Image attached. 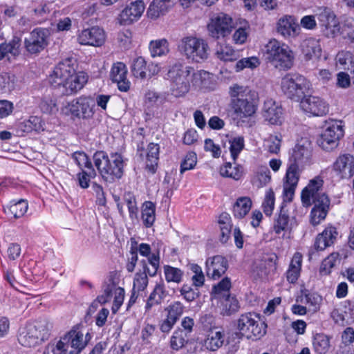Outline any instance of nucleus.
Returning a JSON list of instances; mask_svg holds the SVG:
<instances>
[{"instance_id":"nucleus-31","label":"nucleus","mask_w":354,"mask_h":354,"mask_svg":"<svg viewBox=\"0 0 354 354\" xmlns=\"http://www.w3.org/2000/svg\"><path fill=\"white\" fill-rule=\"evenodd\" d=\"M302 53L306 60L317 59L322 54L319 41L315 38H308L301 45Z\"/></svg>"},{"instance_id":"nucleus-57","label":"nucleus","mask_w":354,"mask_h":354,"mask_svg":"<svg viewBox=\"0 0 354 354\" xmlns=\"http://www.w3.org/2000/svg\"><path fill=\"white\" fill-rule=\"evenodd\" d=\"M260 62L257 57H245L239 59L235 64L236 72H240L245 68L254 69L259 66Z\"/></svg>"},{"instance_id":"nucleus-48","label":"nucleus","mask_w":354,"mask_h":354,"mask_svg":"<svg viewBox=\"0 0 354 354\" xmlns=\"http://www.w3.org/2000/svg\"><path fill=\"white\" fill-rule=\"evenodd\" d=\"M155 205L151 201H146L144 203L142 209V219L143 224L147 227H150L153 225L155 221Z\"/></svg>"},{"instance_id":"nucleus-62","label":"nucleus","mask_w":354,"mask_h":354,"mask_svg":"<svg viewBox=\"0 0 354 354\" xmlns=\"http://www.w3.org/2000/svg\"><path fill=\"white\" fill-rule=\"evenodd\" d=\"M149 274L145 271V267H144L143 272H138L136 274L133 279V290H137L138 292L143 291L148 285V277Z\"/></svg>"},{"instance_id":"nucleus-58","label":"nucleus","mask_w":354,"mask_h":354,"mask_svg":"<svg viewBox=\"0 0 354 354\" xmlns=\"http://www.w3.org/2000/svg\"><path fill=\"white\" fill-rule=\"evenodd\" d=\"M28 204L27 201L20 199L17 202H12L10 206V211L15 218L22 217L27 212Z\"/></svg>"},{"instance_id":"nucleus-53","label":"nucleus","mask_w":354,"mask_h":354,"mask_svg":"<svg viewBox=\"0 0 354 354\" xmlns=\"http://www.w3.org/2000/svg\"><path fill=\"white\" fill-rule=\"evenodd\" d=\"M96 176V171L94 167L91 169H85L80 170L77 174V180L78 185L83 189L88 188L89 187V183L91 178H95Z\"/></svg>"},{"instance_id":"nucleus-54","label":"nucleus","mask_w":354,"mask_h":354,"mask_svg":"<svg viewBox=\"0 0 354 354\" xmlns=\"http://www.w3.org/2000/svg\"><path fill=\"white\" fill-rule=\"evenodd\" d=\"M220 174L223 177L238 180L242 177L243 172L239 166H232L231 163H226L221 168Z\"/></svg>"},{"instance_id":"nucleus-10","label":"nucleus","mask_w":354,"mask_h":354,"mask_svg":"<svg viewBox=\"0 0 354 354\" xmlns=\"http://www.w3.org/2000/svg\"><path fill=\"white\" fill-rule=\"evenodd\" d=\"M308 82L299 74H288L281 80V89L290 99L299 102L304 96Z\"/></svg>"},{"instance_id":"nucleus-17","label":"nucleus","mask_w":354,"mask_h":354,"mask_svg":"<svg viewBox=\"0 0 354 354\" xmlns=\"http://www.w3.org/2000/svg\"><path fill=\"white\" fill-rule=\"evenodd\" d=\"M105 39L106 35L104 30L97 26L84 29L77 36V41L80 44L95 47L103 45Z\"/></svg>"},{"instance_id":"nucleus-41","label":"nucleus","mask_w":354,"mask_h":354,"mask_svg":"<svg viewBox=\"0 0 354 354\" xmlns=\"http://www.w3.org/2000/svg\"><path fill=\"white\" fill-rule=\"evenodd\" d=\"M215 54L218 59L223 62H233L238 59L240 57L238 50L224 44H218L217 45Z\"/></svg>"},{"instance_id":"nucleus-30","label":"nucleus","mask_w":354,"mask_h":354,"mask_svg":"<svg viewBox=\"0 0 354 354\" xmlns=\"http://www.w3.org/2000/svg\"><path fill=\"white\" fill-rule=\"evenodd\" d=\"M281 106L272 100L265 102L263 109V116L264 119L272 124H279L282 120Z\"/></svg>"},{"instance_id":"nucleus-52","label":"nucleus","mask_w":354,"mask_h":354,"mask_svg":"<svg viewBox=\"0 0 354 354\" xmlns=\"http://www.w3.org/2000/svg\"><path fill=\"white\" fill-rule=\"evenodd\" d=\"M339 263V254L337 252L331 253L323 260L319 270L320 273L324 275L329 274L332 269Z\"/></svg>"},{"instance_id":"nucleus-35","label":"nucleus","mask_w":354,"mask_h":354,"mask_svg":"<svg viewBox=\"0 0 354 354\" xmlns=\"http://www.w3.org/2000/svg\"><path fill=\"white\" fill-rule=\"evenodd\" d=\"M160 146L158 144L151 142L146 150V168L152 174L157 169L159 160Z\"/></svg>"},{"instance_id":"nucleus-37","label":"nucleus","mask_w":354,"mask_h":354,"mask_svg":"<svg viewBox=\"0 0 354 354\" xmlns=\"http://www.w3.org/2000/svg\"><path fill=\"white\" fill-rule=\"evenodd\" d=\"M17 339L19 343L25 347L35 346L40 342L38 336L35 333V329L29 324L20 330Z\"/></svg>"},{"instance_id":"nucleus-43","label":"nucleus","mask_w":354,"mask_h":354,"mask_svg":"<svg viewBox=\"0 0 354 354\" xmlns=\"http://www.w3.org/2000/svg\"><path fill=\"white\" fill-rule=\"evenodd\" d=\"M28 324L35 329V333L38 336L40 341H44L48 338L52 324L47 319H37L33 323Z\"/></svg>"},{"instance_id":"nucleus-42","label":"nucleus","mask_w":354,"mask_h":354,"mask_svg":"<svg viewBox=\"0 0 354 354\" xmlns=\"http://www.w3.org/2000/svg\"><path fill=\"white\" fill-rule=\"evenodd\" d=\"M165 297L166 291L164 284H156L147 301L146 311H149L153 306L160 305Z\"/></svg>"},{"instance_id":"nucleus-40","label":"nucleus","mask_w":354,"mask_h":354,"mask_svg":"<svg viewBox=\"0 0 354 354\" xmlns=\"http://www.w3.org/2000/svg\"><path fill=\"white\" fill-rule=\"evenodd\" d=\"M302 263V255L295 252L290 261L288 270L286 272V278L290 283H295L300 274Z\"/></svg>"},{"instance_id":"nucleus-11","label":"nucleus","mask_w":354,"mask_h":354,"mask_svg":"<svg viewBox=\"0 0 354 354\" xmlns=\"http://www.w3.org/2000/svg\"><path fill=\"white\" fill-rule=\"evenodd\" d=\"M95 102L90 96L82 95L69 102L64 107L66 114H71L78 118L88 119L95 113Z\"/></svg>"},{"instance_id":"nucleus-56","label":"nucleus","mask_w":354,"mask_h":354,"mask_svg":"<svg viewBox=\"0 0 354 354\" xmlns=\"http://www.w3.org/2000/svg\"><path fill=\"white\" fill-rule=\"evenodd\" d=\"M72 158L75 164L78 166L80 170L85 169H91L93 164L88 156L84 151H75L72 153Z\"/></svg>"},{"instance_id":"nucleus-32","label":"nucleus","mask_w":354,"mask_h":354,"mask_svg":"<svg viewBox=\"0 0 354 354\" xmlns=\"http://www.w3.org/2000/svg\"><path fill=\"white\" fill-rule=\"evenodd\" d=\"M171 6V0H153L147 10V15L150 19H156L165 15Z\"/></svg>"},{"instance_id":"nucleus-55","label":"nucleus","mask_w":354,"mask_h":354,"mask_svg":"<svg viewBox=\"0 0 354 354\" xmlns=\"http://www.w3.org/2000/svg\"><path fill=\"white\" fill-rule=\"evenodd\" d=\"M187 342V335L181 329L176 330L170 340L171 347L174 350H179Z\"/></svg>"},{"instance_id":"nucleus-3","label":"nucleus","mask_w":354,"mask_h":354,"mask_svg":"<svg viewBox=\"0 0 354 354\" xmlns=\"http://www.w3.org/2000/svg\"><path fill=\"white\" fill-rule=\"evenodd\" d=\"M193 68L184 66L182 63L176 62L169 66L167 77L171 82V91L173 95L179 97L185 95L189 91L192 77L205 78L209 73L205 71H199L193 73Z\"/></svg>"},{"instance_id":"nucleus-7","label":"nucleus","mask_w":354,"mask_h":354,"mask_svg":"<svg viewBox=\"0 0 354 354\" xmlns=\"http://www.w3.org/2000/svg\"><path fill=\"white\" fill-rule=\"evenodd\" d=\"M178 50L187 59L201 63L209 57L210 48L205 39L187 36L181 39Z\"/></svg>"},{"instance_id":"nucleus-28","label":"nucleus","mask_w":354,"mask_h":354,"mask_svg":"<svg viewBox=\"0 0 354 354\" xmlns=\"http://www.w3.org/2000/svg\"><path fill=\"white\" fill-rule=\"evenodd\" d=\"M113 292L115 296L112 310L115 313L118 310L123 303L124 298V288L116 287L113 283L109 284L104 288V295L99 297V301L102 303L106 302L110 298Z\"/></svg>"},{"instance_id":"nucleus-15","label":"nucleus","mask_w":354,"mask_h":354,"mask_svg":"<svg viewBox=\"0 0 354 354\" xmlns=\"http://www.w3.org/2000/svg\"><path fill=\"white\" fill-rule=\"evenodd\" d=\"M301 169L288 164L283 183V195L285 201L290 202L295 196L300 178Z\"/></svg>"},{"instance_id":"nucleus-64","label":"nucleus","mask_w":354,"mask_h":354,"mask_svg":"<svg viewBox=\"0 0 354 354\" xmlns=\"http://www.w3.org/2000/svg\"><path fill=\"white\" fill-rule=\"evenodd\" d=\"M180 295L188 302L193 301L200 295L198 288H193L187 284H184L180 289Z\"/></svg>"},{"instance_id":"nucleus-63","label":"nucleus","mask_w":354,"mask_h":354,"mask_svg":"<svg viewBox=\"0 0 354 354\" xmlns=\"http://www.w3.org/2000/svg\"><path fill=\"white\" fill-rule=\"evenodd\" d=\"M190 270L194 274L192 277L193 285L196 288L201 287L205 282V276L202 271V268L197 264H191Z\"/></svg>"},{"instance_id":"nucleus-45","label":"nucleus","mask_w":354,"mask_h":354,"mask_svg":"<svg viewBox=\"0 0 354 354\" xmlns=\"http://www.w3.org/2000/svg\"><path fill=\"white\" fill-rule=\"evenodd\" d=\"M221 304V314L223 315L230 316L239 311L240 308L239 303L236 297L227 295L219 299Z\"/></svg>"},{"instance_id":"nucleus-24","label":"nucleus","mask_w":354,"mask_h":354,"mask_svg":"<svg viewBox=\"0 0 354 354\" xmlns=\"http://www.w3.org/2000/svg\"><path fill=\"white\" fill-rule=\"evenodd\" d=\"M159 72L158 65L153 64H147V62L142 57H138L133 61L131 73L136 78L142 80L151 77Z\"/></svg>"},{"instance_id":"nucleus-18","label":"nucleus","mask_w":354,"mask_h":354,"mask_svg":"<svg viewBox=\"0 0 354 354\" xmlns=\"http://www.w3.org/2000/svg\"><path fill=\"white\" fill-rule=\"evenodd\" d=\"M333 170L340 178H351L354 176V156L349 153L339 156L333 164Z\"/></svg>"},{"instance_id":"nucleus-38","label":"nucleus","mask_w":354,"mask_h":354,"mask_svg":"<svg viewBox=\"0 0 354 354\" xmlns=\"http://www.w3.org/2000/svg\"><path fill=\"white\" fill-rule=\"evenodd\" d=\"M270 169L266 166H259L254 171L251 183L257 188L266 187L271 181Z\"/></svg>"},{"instance_id":"nucleus-44","label":"nucleus","mask_w":354,"mask_h":354,"mask_svg":"<svg viewBox=\"0 0 354 354\" xmlns=\"http://www.w3.org/2000/svg\"><path fill=\"white\" fill-rule=\"evenodd\" d=\"M252 201L249 197L239 198L233 205V214L237 218H243L250 210Z\"/></svg>"},{"instance_id":"nucleus-5","label":"nucleus","mask_w":354,"mask_h":354,"mask_svg":"<svg viewBox=\"0 0 354 354\" xmlns=\"http://www.w3.org/2000/svg\"><path fill=\"white\" fill-rule=\"evenodd\" d=\"M231 106L237 118L252 116L257 110L255 100L257 93L248 86L234 84L230 88Z\"/></svg>"},{"instance_id":"nucleus-60","label":"nucleus","mask_w":354,"mask_h":354,"mask_svg":"<svg viewBox=\"0 0 354 354\" xmlns=\"http://www.w3.org/2000/svg\"><path fill=\"white\" fill-rule=\"evenodd\" d=\"M274 193L272 189L266 191L265 198L262 204L263 212L267 216H270L274 207Z\"/></svg>"},{"instance_id":"nucleus-12","label":"nucleus","mask_w":354,"mask_h":354,"mask_svg":"<svg viewBox=\"0 0 354 354\" xmlns=\"http://www.w3.org/2000/svg\"><path fill=\"white\" fill-rule=\"evenodd\" d=\"M344 135L342 126L338 121L326 122L324 131L317 140L318 145L325 150L332 149Z\"/></svg>"},{"instance_id":"nucleus-47","label":"nucleus","mask_w":354,"mask_h":354,"mask_svg":"<svg viewBox=\"0 0 354 354\" xmlns=\"http://www.w3.org/2000/svg\"><path fill=\"white\" fill-rule=\"evenodd\" d=\"M314 350L319 354L326 353L330 346V337L324 333H317L313 337Z\"/></svg>"},{"instance_id":"nucleus-34","label":"nucleus","mask_w":354,"mask_h":354,"mask_svg":"<svg viewBox=\"0 0 354 354\" xmlns=\"http://www.w3.org/2000/svg\"><path fill=\"white\" fill-rule=\"evenodd\" d=\"M45 123L38 116H30L28 120L21 122L18 124V130L23 133L35 131L39 133L44 131Z\"/></svg>"},{"instance_id":"nucleus-6","label":"nucleus","mask_w":354,"mask_h":354,"mask_svg":"<svg viewBox=\"0 0 354 354\" xmlns=\"http://www.w3.org/2000/svg\"><path fill=\"white\" fill-rule=\"evenodd\" d=\"M87 344L86 337H84L81 331L72 329L59 339L50 342L44 354H80Z\"/></svg>"},{"instance_id":"nucleus-13","label":"nucleus","mask_w":354,"mask_h":354,"mask_svg":"<svg viewBox=\"0 0 354 354\" xmlns=\"http://www.w3.org/2000/svg\"><path fill=\"white\" fill-rule=\"evenodd\" d=\"M232 28V17L223 12L212 17L207 24L209 35L216 39L227 36Z\"/></svg>"},{"instance_id":"nucleus-59","label":"nucleus","mask_w":354,"mask_h":354,"mask_svg":"<svg viewBox=\"0 0 354 354\" xmlns=\"http://www.w3.org/2000/svg\"><path fill=\"white\" fill-rule=\"evenodd\" d=\"M227 142L231 156L235 160L244 147V140L242 137H237L232 140L228 139Z\"/></svg>"},{"instance_id":"nucleus-4","label":"nucleus","mask_w":354,"mask_h":354,"mask_svg":"<svg viewBox=\"0 0 354 354\" xmlns=\"http://www.w3.org/2000/svg\"><path fill=\"white\" fill-rule=\"evenodd\" d=\"M94 165L102 178L109 183L122 178L125 162L120 153H111L110 156L104 151H97L93 156Z\"/></svg>"},{"instance_id":"nucleus-19","label":"nucleus","mask_w":354,"mask_h":354,"mask_svg":"<svg viewBox=\"0 0 354 354\" xmlns=\"http://www.w3.org/2000/svg\"><path fill=\"white\" fill-rule=\"evenodd\" d=\"M227 268V260L221 255L209 257L205 261L206 274L209 278L214 280L224 274Z\"/></svg>"},{"instance_id":"nucleus-23","label":"nucleus","mask_w":354,"mask_h":354,"mask_svg":"<svg viewBox=\"0 0 354 354\" xmlns=\"http://www.w3.org/2000/svg\"><path fill=\"white\" fill-rule=\"evenodd\" d=\"M300 30V27L296 19L290 15H285L281 17L277 24V31L285 39L297 37Z\"/></svg>"},{"instance_id":"nucleus-1","label":"nucleus","mask_w":354,"mask_h":354,"mask_svg":"<svg viewBox=\"0 0 354 354\" xmlns=\"http://www.w3.org/2000/svg\"><path fill=\"white\" fill-rule=\"evenodd\" d=\"M76 59L67 57L60 61L49 75L50 84L60 90V93L68 95L83 88L88 80L84 72H75Z\"/></svg>"},{"instance_id":"nucleus-51","label":"nucleus","mask_w":354,"mask_h":354,"mask_svg":"<svg viewBox=\"0 0 354 354\" xmlns=\"http://www.w3.org/2000/svg\"><path fill=\"white\" fill-rule=\"evenodd\" d=\"M39 107L41 112L46 114H53L58 110L56 99L50 95H44L39 104Z\"/></svg>"},{"instance_id":"nucleus-9","label":"nucleus","mask_w":354,"mask_h":354,"mask_svg":"<svg viewBox=\"0 0 354 354\" xmlns=\"http://www.w3.org/2000/svg\"><path fill=\"white\" fill-rule=\"evenodd\" d=\"M259 317L254 313H248L240 315L236 321L238 330L234 335L238 339L245 337L250 338H260L266 333V325L259 322Z\"/></svg>"},{"instance_id":"nucleus-22","label":"nucleus","mask_w":354,"mask_h":354,"mask_svg":"<svg viewBox=\"0 0 354 354\" xmlns=\"http://www.w3.org/2000/svg\"><path fill=\"white\" fill-rule=\"evenodd\" d=\"M319 26L324 28L328 37H334L339 31L338 22L334 13L328 8H324L316 14Z\"/></svg>"},{"instance_id":"nucleus-20","label":"nucleus","mask_w":354,"mask_h":354,"mask_svg":"<svg viewBox=\"0 0 354 354\" xmlns=\"http://www.w3.org/2000/svg\"><path fill=\"white\" fill-rule=\"evenodd\" d=\"M300 106L303 111L313 115L322 116L328 112V105L319 97L308 96L302 98Z\"/></svg>"},{"instance_id":"nucleus-14","label":"nucleus","mask_w":354,"mask_h":354,"mask_svg":"<svg viewBox=\"0 0 354 354\" xmlns=\"http://www.w3.org/2000/svg\"><path fill=\"white\" fill-rule=\"evenodd\" d=\"M312 149L310 143L306 140L304 143H298L292 150L289 158L288 164L303 169L311 163Z\"/></svg>"},{"instance_id":"nucleus-61","label":"nucleus","mask_w":354,"mask_h":354,"mask_svg":"<svg viewBox=\"0 0 354 354\" xmlns=\"http://www.w3.org/2000/svg\"><path fill=\"white\" fill-rule=\"evenodd\" d=\"M165 310L167 312V317L177 322L183 313L184 306L180 301H174L169 305Z\"/></svg>"},{"instance_id":"nucleus-16","label":"nucleus","mask_w":354,"mask_h":354,"mask_svg":"<svg viewBox=\"0 0 354 354\" xmlns=\"http://www.w3.org/2000/svg\"><path fill=\"white\" fill-rule=\"evenodd\" d=\"M24 45L26 50L31 54H37L48 45L47 32L41 28L34 29L25 39Z\"/></svg>"},{"instance_id":"nucleus-39","label":"nucleus","mask_w":354,"mask_h":354,"mask_svg":"<svg viewBox=\"0 0 354 354\" xmlns=\"http://www.w3.org/2000/svg\"><path fill=\"white\" fill-rule=\"evenodd\" d=\"M224 342V333L221 330H210L205 339V346L207 350L215 351L222 346Z\"/></svg>"},{"instance_id":"nucleus-29","label":"nucleus","mask_w":354,"mask_h":354,"mask_svg":"<svg viewBox=\"0 0 354 354\" xmlns=\"http://www.w3.org/2000/svg\"><path fill=\"white\" fill-rule=\"evenodd\" d=\"M293 219L289 215L288 210L286 207H281L279 214L274 219L273 224V231L277 234H280L281 232L290 233L293 227Z\"/></svg>"},{"instance_id":"nucleus-25","label":"nucleus","mask_w":354,"mask_h":354,"mask_svg":"<svg viewBox=\"0 0 354 354\" xmlns=\"http://www.w3.org/2000/svg\"><path fill=\"white\" fill-rule=\"evenodd\" d=\"M338 236L336 227L327 226L315 238L314 248L316 250L322 251L335 243Z\"/></svg>"},{"instance_id":"nucleus-26","label":"nucleus","mask_w":354,"mask_h":354,"mask_svg":"<svg viewBox=\"0 0 354 354\" xmlns=\"http://www.w3.org/2000/svg\"><path fill=\"white\" fill-rule=\"evenodd\" d=\"M137 248L140 255L148 258V262L151 266V268H149L146 266V261H142L144 267H145V271L149 276L154 277L157 274L160 266L159 253L151 254V246L147 243H140L138 247L137 246Z\"/></svg>"},{"instance_id":"nucleus-50","label":"nucleus","mask_w":354,"mask_h":354,"mask_svg":"<svg viewBox=\"0 0 354 354\" xmlns=\"http://www.w3.org/2000/svg\"><path fill=\"white\" fill-rule=\"evenodd\" d=\"M231 288V281L230 278L225 277L222 279L216 286H214L212 289V293L216 299H221L227 295H230V290Z\"/></svg>"},{"instance_id":"nucleus-21","label":"nucleus","mask_w":354,"mask_h":354,"mask_svg":"<svg viewBox=\"0 0 354 354\" xmlns=\"http://www.w3.org/2000/svg\"><path fill=\"white\" fill-rule=\"evenodd\" d=\"M145 4L142 1H135L128 5L119 15L118 23L120 25H128L137 21L145 10Z\"/></svg>"},{"instance_id":"nucleus-2","label":"nucleus","mask_w":354,"mask_h":354,"mask_svg":"<svg viewBox=\"0 0 354 354\" xmlns=\"http://www.w3.org/2000/svg\"><path fill=\"white\" fill-rule=\"evenodd\" d=\"M324 180L320 176L310 180L308 185L302 190L301 202L305 207L314 205L310 212V222L317 225L323 221L328 212L330 200L322 192Z\"/></svg>"},{"instance_id":"nucleus-27","label":"nucleus","mask_w":354,"mask_h":354,"mask_svg":"<svg viewBox=\"0 0 354 354\" xmlns=\"http://www.w3.org/2000/svg\"><path fill=\"white\" fill-rule=\"evenodd\" d=\"M127 69L122 62H117L112 66L110 77L113 82L117 83L118 89L126 92L130 88V82L127 78Z\"/></svg>"},{"instance_id":"nucleus-36","label":"nucleus","mask_w":354,"mask_h":354,"mask_svg":"<svg viewBox=\"0 0 354 354\" xmlns=\"http://www.w3.org/2000/svg\"><path fill=\"white\" fill-rule=\"evenodd\" d=\"M335 64L339 69L354 74V55L350 51H339L335 57Z\"/></svg>"},{"instance_id":"nucleus-33","label":"nucleus","mask_w":354,"mask_h":354,"mask_svg":"<svg viewBox=\"0 0 354 354\" xmlns=\"http://www.w3.org/2000/svg\"><path fill=\"white\" fill-rule=\"evenodd\" d=\"M276 256L264 257L257 266L254 272L263 279L274 272L277 269Z\"/></svg>"},{"instance_id":"nucleus-8","label":"nucleus","mask_w":354,"mask_h":354,"mask_svg":"<svg viewBox=\"0 0 354 354\" xmlns=\"http://www.w3.org/2000/svg\"><path fill=\"white\" fill-rule=\"evenodd\" d=\"M266 48L267 59L272 66L280 71H286L292 66L293 53L286 44L272 39Z\"/></svg>"},{"instance_id":"nucleus-46","label":"nucleus","mask_w":354,"mask_h":354,"mask_svg":"<svg viewBox=\"0 0 354 354\" xmlns=\"http://www.w3.org/2000/svg\"><path fill=\"white\" fill-rule=\"evenodd\" d=\"M149 49L151 57H162L169 53V43L166 39L153 40L149 43Z\"/></svg>"},{"instance_id":"nucleus-49","label":"nucleus","mask_w":354,"mask_h":354,"mask_svg":"<svg viewBox=\"0 0 354 354\" xmlns=\"http://www.w3.org/2000/svg\"><path fill=\"white\" fill-rule=\"evenodd\" d=\"M163 269L165 280L167 283H180L183 281L184 272L180 268L165 265Z\"/></svg>"}]
</instances>
